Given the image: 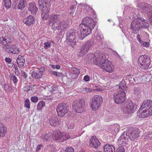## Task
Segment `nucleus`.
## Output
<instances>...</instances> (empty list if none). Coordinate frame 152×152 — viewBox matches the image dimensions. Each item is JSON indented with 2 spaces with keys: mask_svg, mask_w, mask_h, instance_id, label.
Segmentation results:
<instances>
[{
  "mask_svg": "<svg viewBox=\"0 0 152 152\" xmlns=\"http://www.w3.org/2000/svg\"><path fill=\"white\" fill-rule=\"evenodd\" d=\"M97 59L95 64L100 68H102L106 71L112 72L114 70V68L111 61L106 59L103 54H100L97 57Z\"/></svg>",
  "mask_w": 152,
  "mask_h": 152,
  "instance_id": "f257e3e1",
  "label": "nucleus"
},
{
  "mask_svg": "<svg viewBox=\"0 0 152 152\" xmlns=\"http://www.w3.org/2000/svg\"><path fill=\"white\" fill-rule=\"evenodd\" d=\"M103 101L102 98L99 95H95L90 100L89 106L93 111L98 109Z\"/></svg>",
  "mask_w": 152,
  "mask_h": 152,
  "instance_id": "f03ea898",
  "label": "nucleus"
},
{
  "mask_svg": "<svg viewBox=\"0 0 152 152\" xmlns=\"http://www.w3.org/2000/svg\"><path fill=\"white\" fill-rule=\"evenodd\" d=\"M138 62L141 68L146 69L148 68L150 64L151 60L148 56L146 55H141L139 58Z\"/></svg>",
  "mask_w": 152,
  "mask_h": 152,
  "instance_id": "7ed1b4c3",
  "label": "nucleus"
},
{
  "mask_svg": "<svg viewBox=\"0 0 152 152\" xmlns=\"http://www.w3.org/2000/svg\"><path fill=\"white\" fill-rule=\"evenodd\" d=\"M91 26H81V25L79 26L78 33L79 35H80L82 38H84L91 33L92 30L94 28V24Z\"/></svg>",
  "mask_w": 152,
  "mask_h": 152,
  "instance_id": "20e7f679",
  "label": "nucleus"
},
{
  "mask_svg": "<svg viewBox=\"0 0 152 152\" xmlns=\"http://www.w3.org/2000/svg\"><path fill=\"white\" fill-rule=\"evenodd\" d=\"M72 107L77 113H81L83 112L86 107L85 102L83 100H77L72 103Z\"/></svg>",
  "mask_w": 152,
  "mask_h": 152,
  "instance_id": "39448f33",
  "label": "nucleus"
},
{
  "mask_svg": "<svg viewBox=\"0 0 152 152\" xmlns=\"http://www.w3.org/2000/svg\"><path fill=\"white\" fill-rule=\"evenodd\" d=\"M126 98L125 91H120L115 93L113 95L114 100L117 104L122 103L126 99Z\"/></svg>",
  "mask_w": 152,
  "mask_h": 152,
  "instance_id": "423d86ee",
  "label": "nucleus"
},
{
  "mask_svg": "<svg viewBox=\"0 0 152 152\" xmlns=\"http://www.w3.org/2000/svg\"><path fill=\"white\" fill-rule=\"evenodd\" d=\"M126 135L129 137L130 140L133 141L139 137V132L137 129L129 128L125 132Z\"/></svg>",
  "mask_w": 152,
  "mask_h": 152,
  "instance_id": "0eeeda50",
  "label": "nucleus"
},
{
  "mask_svg": "<svg viewBox=\"0 0 152 152\" xmlns=\"http://www.w3.org/2000/svg\"><path fill=\"white\" fill-rule=\"evenodd\" d=\"M76 136H70L69 133L65 132H57L55 136V140H58L61 142H63L69 138L72 139L76 137Z\"/></svg>",
  "mask_w": 152,
  "mask_h": 152,
  "instance_id": "6e6552de",
  "label": "nucleus"
},
{
  "mask_svg": "<svg viewBox=\"0 0 152 152\" xmlns=\"http://www.w3.org/2000/svg\"><path fill=\"white\" fill-rule=\"evenodd\" d=\"M68 25L67 21H59L58 23H55L54 24L53 29L55 30H61V31H64L66 30Z\"/></svg>",
  "mask_w": 152,
  "mask_h": 152,
  "instance_id": "1a4fd4ad",
  "label": "nucleus"
},
{
  "mask_svg": "<svg viewBox=\"0 0 152 152\" xmlns=\"http://www.w3.org/2000/svg\"><path fill=\"white\" fill-rule=\"evenodd\" d=\"M56 111L58 116L60 117L64 116L68 111L67 107L64 103L59 104L57 107Z\"/></svg>",
  "mask_w": 152,
  "mask_h": 152,
  "instance_id": "9d476101",
  "label": "nucleus"
},
{
  "mask_svg": "<svg viewBox=\"0 0 152 152\" xmlns=\"http://www.w3.org/2000/svg\"><path fill=\"white\" fill-rule=\"evenodd\" d=\"M134 104L131 101H126L124 104V111L126 113H130L133 112Z\"/></svg>",
  "mask_w": 152,
  "mask_h": 152,
  "instance_id": "9b49d317",
  "label": "nucleus"
},
{
  "mask_svg": "<svg viewBox=\"0 0 152 152\" xmlns=\"http://www.w3.org/2000/svg\"><path fill=\"white\" fill-rule=\"evenodd\" d=\"M45 70V68L43 66L41 67L40 68H37L32 72L31 76L34 78L39 79L42 76V73Z\"/></svg>",
  "mask_w": 152,
  "mask_h": 152,
  "instance_id": "f8f14e48",
  "label": "nucleus"
},
{
  "mask_svg": "<svg viewBox=\"0 0 152 152\" xmlns=\"http://www.w3.org/2000/svg\"><path fill=\"white\" fill-rule=\"evenodd\" d=\"M4 50L9 53L14 54H18L20 52L19 50L16 46L13 45H6L3 47Z\"/></svg>",
  "mask_w": 152,
  "mask_h": 152,
  "instance_id": "ddd939ff",
  "label": "nucleus"
},
{
  "mask_svg": "<svg viewBox=\"0 0 152 152\" xmlns=\"http://www.w3.org/2000/svg\"><path fill=\"white\" fill-rule=\"evenodd\" d=\"M141 22L140 21V19L137 18L133 20L131 23V28L132 29V32L134 34L137 33V31L140 28Z\"/></svg>",
  "mask_w": 152,
  "mask_h": 152,
  "instance_id": "4468645a",
  "label": "nucleus"
},
{
  "mask_svg": "<svg viewBox=\"0 0 152 152\" xmlns=\"http://www.w3.org/2000/svg\"><path fill=\"white\" fill-rule=\"evenodd\" d=\"M145 108L152 113V101L150 100L146 99L142 102L139 110L140 112L143 109Z\"/></svg>",
  "mask_w": 152,
  "mask_h": 152,
  "instance_id": "2eb2a0df",
  "label": "nucleus"
},
{
  "mask_svg": "<svg viewBox=\"0 0 152 152\" xmlns=\"http://www.w3.org/2000/svg\"><path fill=\"white\" fill-rule=\"evenodd\" d=\"M92 45V43L90 41H88L86 42L84 46L81 48L79 53V56H82L85 55L88 52Z\"/></svg>",
  "mask_w": 152,
  "mask_h": 152,
  "instance_id": "dca6fc26",
  "label": "nucleus"
},
{
  "mask_svg": "<svg viewBox=\"0 0 152 152\" xmlns=\"http://www.w3.org/2000/svg\"><path fill=\"white\" fill-rule=\"evenodd\" d=\"M128 137L126 135L125 132L122 134L118 140L117 143L119 145H127L128 143Z\"/></svg>",
  "mask_w": 152,
  "mask_h": 152,
  "instance_id": "f3484780",
  "label": "nucleus"
},
{
  "mask_svg": "<svg viewBox=\"0 0 152 152\" xmlns=\"http://www.w3.org/2000/svg\"><path fill=\"white\" fill-rule=\"evenodd\" d=\"M100 145V143L96 137L93 136L91 137L89 140V145L91 147L96 148Z\"/></svg>",
  "mask_w": 152,
  "mask_h": 152,
  "instance_id": "a211bd4d",
  "label": "nucleus"
},
{
  "mask_svg": "<svg viewBox=\"0 0 152 152\" xmlns=\"http://www.w3.org/2000/svg\"><path fill=\"white\" fill-rule=\"evenodd\" d=\"M70 33V32H69ZM75 33L72 32L69 33V35L67 37V40L68 41V44L70 45L72 48L74 47L73 45H76V41L75 40Z\"/></svg>",
  "mask_w": 152,
  "mask_h": 152,
  "instance_id": "6ab92c4d",
  "label": "nucleus"
},
{
  "mask_svg": "<svg viewBox=\"0 0 152 152\" xmlns=\"http://www.w3.org/2000/svg\"><path fill=\"white\" fill-rule=\"evenodd\" d=\"M59 15L53 14L50 15L49 18V21L50 23H53L52 28H53V25L55 23H58L60 18Z\"/></svg>",
  "mask_w": 152,
  "mask_h": 152,
  "instance_id": "aec40b11",
  "label": "nucleus"
},
{
  "mask_svg": "<svg viewBox=\"0 0 152 152\" xmlns=\"http://www.w3.org/2000/svg\"><path fill=\"white\" fill-rule=\"evenodd\" d=\"M82 23L83 26H91L94 24V27L95 26V22L91 18L88 17H86L83 19Z\"/></svg>",
  "mask_w": 152,
  "mask_h": 152,
  "instance_id": "412c9836",
  "label": "nucleus"
},
{
  "mask_svg": "<svg viewBox=\"0 0 152 152\" xmlns=\"http://www.w3.org/2000/svg\"><path fill=\"white\" fill-rule=\"evenodd\" d=\"M23 21L27 26H29L35 23V18L32 16L29 15L25 18Z\"/></svg>",
  "mask_w": 152,
  "mask_h": 152,
  "instance_id": "4be33fe9",
  "label": "nucleus"
},
{
  "mask_svg": "<svg viewBox=\"0 0 152 152\" xmlns=\"http://www.w3.org/2000/svg\"><path fill=\"white\" fill-rule=\"evenodd\" d=\"M16 61L19 67L22 68L24 66L25 61L23 56L19 55L16 59Z\"/></svg>",
  "mask_w": 152,
  "mask_h": 152,
  "instance_id": "5701e85b",
  "label": "nucleus"
},
{
  "mask_svg": "<svg viewBox=\"0 0 152 152\" xmlns=\"http://www.w3.org/2000/svg\"><path fill=\"white\" fill-rule=\"evenodd\" d=\"M104 152H115V148L114 146L106 144L103 147Z\"/></svg>",
  "mask_w": 152,
  "mask_h": 152,
  "instance_id": "b1692460",
  "label": "nucleus"
},
{
  "mask_svg": "<svg viewBox=\"0 0 152 152\" xmlns=\"http://www.w3.org/2000/svg\"><path fill=\"white\" fill-rule=\"evenodd\" d=\"M38 8L36 7L35 4L34 2H32L29 4L28 7V10L31 11L33 14H35L38 11Z\"/></svg>",
  "mask_w": 152,
  "mask_h": 152,
  "instance_id": "393cba45",
  "label": "nucleus"
},
{
  "mask_svg": "<svg viewBox=\"0 0 152 152\" xmlns=\"http://www.w3.org/2000/svg\"><path fill=\"white\" fill-rule=\"evenodd\" d=\"M49 121L51 125L54 127L58 126L59 124V121L58 118L56 117L51 118Z\"/></svg>",
  "mask_w": 152,
  "mask_h": 152,
  "instance_id": "a878e982",
  "label": "nucleus"
},
{
  "mask_svg": "<svg viewBox=\"0 0 152 152\" xmlns=\"http://www.w3.org/2000/svg\"><path fill=\"white\" fill-rule=\"evenodd\" d=\"M152 115V113L145 109L140 113V117L141 118H145Z\"/></svg>",
  "mask_w": 152,
  "mask_h": 152,
  "instance_id": "bb28decb",
  "label": "nucleus"
},
{
  "mask_svg": "<svg viewBox=\"0 0 152 152\" xmlns=\"http://www.w3.org/2000/svg\"><path fill=\"white\" fill-rule=\"evenodd\" d=\"M140 21L141 22L140 28H147L149 27V24L148 23L147 20L142 18H139Z\"/></svg>",
  "mask_w": 152,
  "mask_h": 152,
  "instance_id": "cd10ccee",
  "label": "nucleus"
},
{
  "mask_svg": "<svg viewBox=\"0 0 152 152\" xmlns=\"http://www.w3.org/2000/svg\"><path fill=\"white\" fill-rule=\"evenodd\" d=\"M100 54H102L101 53L99 54L98 55H96L95 56V55L93 54L90 53L88 54L87 55V58H88V61H91L92 59H93V60H94V63L96 62V60H98L97 59V57L98 56H99V55Z\"/></svg>",
  "mask_w": 152,
  "mask_h": 152,
  "instance_id": "c85d7f7f",
  "label": "nucleus"
},
{
  "mask_svg": "<svg viewBox=\"0 0 152 152\" xmlns=\"http://www.w3.org/2000/svg\"><path fill=\"white\" fill-rule=\"evenodd\" d=\"M50 4L49 3L43 6L41 8L39 9L42 10V13H48L50 11Z\"/></svg>",
  "mask_w": 152,
  "mask_h": 152,
  "instance_id": "c756f323",
  "label": "nucleus"
},
{
  "mask_svg": "<svg viewBox=\"0 0 152 152\" xmlns=\"http://www.w3.org/2000/svg\"><path fill=\"white\" fill-rule=\"evenodd\" d=\"M119 88L120 91H125V92H127L126 86L124 81L122 80L119 83Z\"/></svg>",
  "mask_w": 152,
  "mask_h": 152,
  "instance_id": "7c9ffc66",
  "label": "nucleus"
},
{
  "mask_svg": "<svg viewBox=\"0 0 152 152\" xmlns=\"http://www.w3.org/2000/svg\"><path fill=\"white\" fill-rule=\"evenodd\" d=\"M111 132L113 134L115 133L118 132L120 129L119 125L118 124H116L111 126Z\"/></svg>",
  "mask_w": 152,
  "mask_h": 152,
  "instance_id": "2f4dec72",
  "label": "nucleus"
},
{
  "mask_svg": "<svg viewBox=\"0 0 152 152\" xmlns=\"http://www.w3.org/2000/svg\"><path fill=\"white\" fill-rule=\"evenodd\" d=\"M140 9L145 10H148V7L149 5L148 4L144 3L140 4H138L137 6Z\"/></svg>",
  "mask_w": 152,
  "mask_h": 152,
  "instance_id": "473e14b6",
  "label": "nucleus"
},
{
  "mask_svg": "<svg viewBox=\"0 0 152 152\" xmlns=\"http://www.w3.org/2000/svg\"><path fill=\"white\" fill-rule=\"evenodd\" d=\"M26 1L24 0H21L18 2V9L22 10L25 6Z\"/></svg>",
  "mask_w": 152,
  "mask_h": 152,
  "instance_id": "72a5a7b5",
  "label": "nucleus"
},
{
  "mask_svg": "<svg viewBox=\"0 0 152 152\" xmlns=\"http://www.w3.org/2000/svg\"><path fill=\"white\" fill-rule=\"evenodd\" d=\"M50 0H48L47 1H44V0H39L38 4L39 8L41 9L42 7L43 6H44L45 5L50 3Z\"/></svg>",
  "mask_w": 152,
  "mask_h": 152,
  "instance_id": "f704fd0d",
  "label": "nucleus"
},
{
  "mask_svg": "<svg viewBox=\"0 0 152 152\" xmlns=\"http://www.w3.org/2000/svg\"><path fill=\"white\" fill-rule=\"evenodd\" d=\"M7 129L6 128L2 126L0 127V137H4L6 133Z\"/></svg>",
  "mask_w": 152,
  "mask_h": 152,
  "instance_id": "c9c22d12",
  "label": "nucleus"
},
{
  "mask_svg": "<svg viewBox=\"0 0 152 152\" xmlns=\"http://www.w3.org/2000/svg\"><path fill=\"white\" fill-rule=\"evenodd\" d=\"M11 0H3L4 4L7 9H9L11 6Z\"/></svg>",
  "mask_w": 152,
  "mask_h": 152,
  "instance_id": "e433bc0d",
  "label": "nucleus"
},
{
  "mask_svg": "<svg viewBox=\"0 0 152 152\" xmlns=\"http://www.w3.org/2000/svg\"><path fill=\"white\" fill-rule=\"evenodd\" d=\"M70 71L72 74L77 76H78L80 72L79 69L74 67H72Z\"/></svg>",
  "mask_w": 152,
  "mask_h": 152,
  "instance_id": "4c0bfd02",
  "label": "nucleus"
},
{
  "mask_svg": "<svg viewBox=\"0 0 152 152\" xmlns=\"http://www.w3.org/2000/svg\"><path fill=\"white\" fill-rule=\"evenodd\" d=\"M3 88L5 91L7 92L10 93L12 91V89L11 87L8 84L4 85Z\"/></svg>",
  "mask_w": 152,
  "mask_h": 152,
  "instance_id": "58836bf2",
  "label": "nucleus"
},
{
  "mask_svg": "<svg viewBox=\"0 0 152 152\" xmlns=\"http://www.w3.org/2000/svg\"><path fill=\"white\" fill-rule=\"evenodd\" d=\"M9 77H10V80H12L15 84L18 81L17 77L13 74H10V75Z\"/></svg>",
  "mask_w": 152,
  "mask_h": 152,
  "instance_id": "ea45409f",
  "label": "nucleus"
},
{
  "mask_svg": "<svg viewBox=\"0 0 152 152\" xmlns=\"http://www.w3.org/2000/svg\"><path fill=\"white\" fill-rule=\"evenodd\" d=\"M50 137V134H47L45 135L43 134L41 136V139L43 142H46L49 140Z\"/></svg>",
  "mask_w": 152,
  "mask_h": 152,
  "instance_id": "a19ab883",
  "label": "nucleus"
},
{
  "mask_svg": "<svg viewBox=\"0 0 152 152\" xmlns=\"http://www.w3.org/2000/svg\"><path fill=\"white\" fill-rule=\"evenodd\" d=\"M45 102L43 101H41L38 104L37 109L39 110H41L43 107L45 106Z\"/></svg>",
  "mask_w": 152,
  "mask_h": 152,
  "instance_id": "79ce46f5",
  "label": "nucleus"
},
{
  "mask_svg": "<svg viewBox=\"0 0 152 152\" xmlns=\"http://www.w3.org/2000/svg\"><path fill=\"white\" fill-rule=\"evenodd\" d=\"M76 6L74 5H72L70 7V9L69 10V12L71 15H73L75 11V8Z\"/></svg>",
  "mask_w": 152,
  "mask_h": 152,
  "instance_id": "37998d69",
  "label": "nucleus"
},
{
  "mask_svg": "<svg viewBox=\"0 0 152 152\" xmlns=\"http://www.w3.org/2000/svg\"><path fill=\"white\" fill-rule=\"evenodd\" d=\"M82 91H85L86 92H94V91L93 89L89 88H83L81 89Z\"/></svg>",
  "mask_w": 152,
  "mask_h": 152,
  "instance_id": "c03bdc74",
  "label": "nucleus"
},
{
  "mask_svg": "<svg viewBox=\"0 0 152 152\" xmlns=\"http://www.w3.org/2000/svg\"><path fill=\"white\" fill-rule=\"evenodd\" d=\"M44 48L45 49H47L49 48L50 47L51 45V42H46L44 43Z\"/></svg>",
  "mask_w": 152,
  "mask_h": 152,
  "instance_id": "a18cd8bd",
  "label": "nucleus"
},
{
  "mask_svg": "<svg viewBox=\"0 0 152 152\" xmlns=\"http://www.w3.org/2000/svg\"><path fill=\"white\" fill-rule=\"evenodd\" d=\"M48 13H42L41 14L43 20H47L49 17Z\"/></svg>",
  "mask_w": 152,
  "mask_h": 152,
  "instance_id": "49530a36",
  "label": "nucleus"
},
{
  "mask_svg": "<svg viewBox=\"0 0 152 152\" xmlns=\"http://www.w3.org/2000/svg\"><path fill=\"white\" fill-rule=\"evenodd\" d=\"M134 90V93L135 95L138 96L140 94L141 91L138 88H135Z\"/></svg>",
  "mask_w": 152,
  "mask_h": 152,
  "instance_id": "de8ad7c7",
  "label": "nucleus"
},
{
  "mask_svg": "<svg viewBox=\"0 0 152 152\" xmlns=\"http://www.w3.org/2000/svg\"><path fill=\"white\" fill-rule=\"evenodd\" d=\"M24 106L28 109L30 108V102L29 100L26 99L25 101Z\"/></svg>",
  "mask_w": 152,
  "mask_h": 152,
  "instance_id": "09e8293b",
  "label": "nucleus"
},
{
  "mask_svg": "<svg viewBox=\"0 0 152 152\" xmlns=\"http://www.w3.org/2000/svg\"><path fill=\"white\" fill-rule=\"evenodd\" d=\"M0 43L4 45L7 43V39L4 37H0Z\"/></svg>",
  "mask_w": 152,
  "mask_h": 152,
  "instance_id": "8fccbe9b",
  "label": "nucleus"
},
{
  "mask_svg": "<svg viewBox=\"0 0 152 152\" xmlns=\"http://www.w3.org/2000/svg\"><path fill=\"white\" fill-rule=\"evenodd\" d=\"M31 88L32 87L30 86L26 85L23 88V90L25 91H28L30 90H31Z\"/></svg>",
  "mask_w": 152,
  "mask_h": 152,
  "instance_id": "3c124183",
  "label": "nucleus"
},
{
  "mask_svg": "<svg viewBox=\"0 0 152 152\" xmlns=\"http://www.w3.org/2000/svg\"><path fill=\"white\" fill-rule=\"evenodd\" d=\"M140 43L142 45V46L146 47H148L150 45L149 43L148 42H143L142 41Z\"/></svg>",
  "mask_w": 152,
  "mask_h": 152,
  "instance_id": "603ef678",
  "label": "nucleus"
},
{
  "mask_svg": "<svg viewBox=\"0 0 152 152\" xmlns=\"http://www.w3.org/2000/svg\"><path fill=\"white\" fill-rule=\"evenodd\" d=\"M147 16L150 21H152V11H149L147 13Z\"/></svg>",
  "mask_w": 152,
  "mask_h": 152,
  "instance_id": "864d4df0",
  "label": "nucleus"
},
{
  "mask_svg": "<svg viewBox=\"0 0 152 152\" xmlns=\"http://www.w3.org/2000/svg\"><path fill=\"white\" fill-rule=\"evenodd\" d=\"M116 152H125V149L123 147L119 146L116 149Z\"/></svg>",
  "mask_w": 152,
  "mask_h": 152,
  "instance_id": "5fc2aeb1",
  "label": "nucleus"
},
{
  "mask_svg": "<svg viewBox=\"0 0 152 152\" xmlns=\"http://www.w3.org/2000/svg\"><path fill=\"white\" fill-rule=\"evenodd\" d=\"M38 98L37 96H34L31 97V101L33 102H37L38 101Z\"/></svg>",
  "mask_w": 152,
  "mask_h": 152,
  "instance_id": "6e6d98bb",
  "label": "nucleus"
},
{
  "mask_svg": "<svg viewBox=\"0 0 152 152\" xmlns=\"http://www.w3.org/2000/svg\"><path fill=\"white\" fill-rule=\"evenodd\" d=\"M65 152H74V149L72 147H68L65 151Z\"/></svg>",
  "mask_w": 152,
  "mask_h": 152,
  "instance_id": "4d7b16f0",
  "label": "nucleus"
},
{
  "mask_svg": "<svg viewBox=\"0 0 152 152\" xmlns=\"http://www.w3.org/2000/svg\"><path fill=\"white\" fill-rule=\"evenodd\" d=\"M146 138L148 139L149 140L150 139H152V132L148 134L146 136Z\"/></svg>",
  "mask_w": 152,
  "mask_h": 152,
  "instance_id": "13d9d810",
  "label": "nucleus"
},
{
  "mask_svg": "<svg viewBox=\"0 0 152 152\" xmlns=\"http://www.w3.org/2000/svg\"><path fill=\"white\" fill-rule=\"evenodd\" d=\"M21 75L25 79L27 77L28 75L27 74L23 71H21Z\"/></svg>",
  "mask_w": 152,
  "mask_h": 152,
  "instance_id": "bf43d9fd",
  "label": "nucleus"
},
{
  "mask_svg": "<svg viewBox=\"0 0 152 152\" xmlns=\"http://www.w3.org/2000/svg\"><path fill=\"white\" fill-rule=\"evenodd\" d=\"M52 90H50V91L51 93H53V91H57V88L56 87L53 86L52 87Z\"/></svg>",
  "mask_w": 152,
  "mask_h": 152,
  "instance_id": "052dcab7",
  "label": "nucleus"
},
{
  "mask_svg": "<svg viewBox=\"0 0 152 152\" xmlns=\"http://www.w3.org/2000/svg\"><path fill=\"white\" fill-rule=\"evenodd\" d=\"M94 90V91H102L103 90V89H102L101 88H99V87H98L97 86H96V88L94 89H93Z\"/></svg>",
  "mask_w": 152,
  "mask_h": 152,
  "instance_id": "680f3d73",
  "label": "nucleus"
},
{
  "mask_svg": "<svg viewBox=\"0 0 152 152\" xmlns=\"http://www.w3.org/2000/svg\"><path fill=\"white\" fill-rule=\"evenodd\" d=\"M84 80L86 82H88L90 80V77L89 76L86 75L84 77Z\"/></svg>",
  "mask_w": 152,
  "mask_h": 152,
  "instance_id": "e2e57ef3",
  "label": "nucleus"
},
{
  "mask_svg": "<svg viewBox=\"0 0 152 152\" xmlns=\"http://www.w3.org/2000/svg\"><path fill=\"white\" fill-rule=\"evenodd\" d=\"M51 73L52 75L58 76H60V73L57 72L56 71H52Z\"/></svg>",
  "mask_w": 152,
  "mask_h": 152,
  "instance_id": "0e129e2a",
  "label": "nucleus"
},
{
  "mask_svg": "<svg viewBox=\"0 0 152 152\" xmlns=\"http://www.w3.org/2000/svg\"><path fill=\"white\" fill-rule=\"evenodd\" d=\"M42 147V145L41 144L39 145L36 148V151L37 152Z\"/></svg>",
  "mask_w": 152,
  "mask_h": 152,
  "instance_id": "69168bd1",
  "label": "nucleus"
},
{
  "mask_svg": "<svg viewBox=\"0 0 152 152\" xmlns=\"http://www.w3.org/2000/svg\"><path fill=\"white\" fill-rule=\"evenodd\" d=\"M74 125L72 124L69 125L67 126L68 129H71L74 128Z\"/></svg>",
  "mask_w": 152,
  "mask_h": 152,
  "instance_id": "338daca9",
  "label": "nucleus"
},
{
  "mask_svg": "<svg viewBox=\"0 0 152 152\" xmlns=\"http://www.w3.org/2000/svg\"><path fill=\"white\" fill-rule=\"evenodd\" d=\"M5 60L7 62L9 63H10L12 61L11 59L9 58H6Z\"/></svg>",
  "mask_w": 152,
  "mask_h": 152,
  "instance_id": "774afa93",
  "label": "nucleus"
}]
</instances>
